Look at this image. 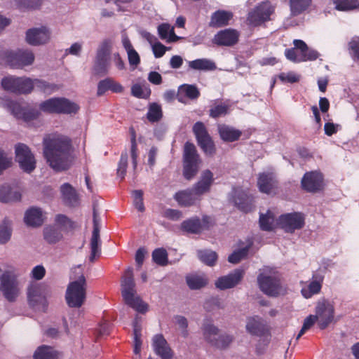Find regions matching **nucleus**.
Masks as SVG:
<instances>
[{
	"instance_id": "nucleus-35",
	"label": "nucleus",
	"mask_w": 359,
	"mask_h": 359,
	"mask_svg": "<svg viewBox=\"0 0 359 359\" xmlns=\"http://www.w3.org/2000/svg\"><path fill=\"white\" fill-rule=\"evenodd\" d=\"M186 281L190 289L199 290L207 285L208 279L203 273H194L188 275Z\"/></svg>"
},
{
	"instance_id": "nucleus-46",
	"label": "nucleus",
	"mask_w": 359,
	"mask_h": 359,
	"mask_svg": "<svg viewBox=\"0 0 359 359\" xmlns=\"http://www.w3.org/2000/svg\"><path fill=\"white\" fill-rule=\"evenodd\" d=\"M34 88V81L27 77H19L18 85V94H27L31 93Z\"/></svg>"
},
{
	"instance_id": "nucleus-49",
	"label": "nucleus",
	"mask_w": 359,
	"mask_h": 359,
	"mask_svg": "<svg viewBox=\"0 0 359 359\" xmlns=\"http://www.w3.org/2000/svg\"><path fill=\"white\" fill-rule=\"evenodd\" d=\"M133 332H134V353L139 354L141 351L142 341H141V327L135 321L133 324Z\"/></svg>"
},
{
	"instance_id": "nucleus-56",
	"label": "nucleus",
	"mask_w": 359,
	"mask_h": 359,
	"mask_svg": "<svg viewBox=\"0 0 359 359\" xmlns=\"http://www.w3.org/2000/svg\"><path fill=\"white\" fill-rule=\"evenodd\" d=\"M133 197V203L136 209L140 212L144 210L143 203V192L141 190H135L132 193Z\"/></svg>"
},
{
	"instance_id": "nucleus-60",
	"label": "nucleus",
	"mask_w": 359,
	"mask_h": 359,
	"mask_svg": "<svg viewBox=\"0 0 359 359\" xmlns=\"http://www.w3.org/2000/svg\"><path fill=\"white\" fill-rule=\"evenodd\" d=\"M128 165V154L124 153L121 154V159L117 168V175L121 179H123L126 173V168Z\"/></svg>"
},
{
	"instance_id": "nucleus-34",
	"label": "nucleus",
	"mask_w": 359,
	"mask_h": 359,
	"mask_svg": "<svg viewBox=\"0 0 359 359\" xmlns=\"http://www.w3.org/2000/svg\"><path fill=\"white\" fill-rule=\"evenodd\" d=\"M60 192L62 200L69 205H76L78 203V196L75 189L68 183H65L60 187Z\"/></svg>"
},
{
	"instance_id": "nucleus-1",
	"label": "nucleus",
	"mask_w": 359,
	"mask_h": 359,
	"mask_svg": "<svg viewBox=\"0 0 359 359\" xmlns=\"http://www.w3.org/2000/svg\"><path fill=\"white\" fill-rule=\"evenodd\" d=\"M0 105L9 111L15 118L25 121L34 120L39 116L40 111L49 114H75L79 107L65 97H53L39 104V110L35 108H22L18 102L1 98Z\"/></svg>"
},
{
	"instance_id": "nucleus-40",
	"label": "nucleus",
	"mask_w": 359,
	"mask_h": 359,
	"mask_svg": "<svg viewBox=\"0 0 359 359\" xmlns=\"http://www.w3.org/2000/svg\"><path fill=\"white\" fill-rule=\"evenodd\" d=\"M44 239L48 243H55L62 238L61 231L55 226H46L43 230Z\"/></svg>"
},
{
	"instance_id": "nucleus-58",
	"label": "nucleus",
	"mask_w": 359,
	"mask_h": 359,
	"mask_svg": "<svg viewBox=\"0 0 359 359\" xmlns=\"http://www.w3.org/2000/svg\"><path fill=\"white\" fill-rule=\"evenodd\" d=\"M316 322H317V318L315 315H310L306 317L304 321V324L300 332L297 336V340H298L306 330L310 329Z\"/></svg>"
},
{
	"instance_id": "nucleus-52",
	"label": "nucleus",
	"mask_w": 359,
	"mask_h": 359,
	"mask_svg": "<svg viewBox=\"0 0 359 359\" xmlns=\"http://www.w3.org/2000/svg\"><path fill=\"white\" fill-rule=\"evenodd\" d=\"M33 81H34V87H36V88H39V90H41L45 93H51L58 89V88L56 85L48 83L42 80L34 79V80H33Z\"/></svg>"
},
{
	"instance_id": "nucleus-19",
	"label": "nucleus",
	"mask_w": 359,
	"mask_h": 359,
	"mask_svg": "<svg viewBox=\"0 0 359 359\" xmlns=\"http://www.w3.org/2000/svg\"><path fill=\"white\" fill-rule=\"evenodd\" d=\"M154 353L162 359H172L174 352L162 334H156L152 338Z\"/></svg>"
},
{
	"instance_id": "nucleus-16",
	"label": "nucleus",
	"mask_w": 359,
	"mask_h": 359,
	"mask_svg": "<svg viewBox=\"0 0 359 359\" xmlns=\"http://www.w3.org/2000/svg\"><path fill=\"white\" fill-rule=\"evenodd\" d=\"M100 218L99 217L97 212L93 211V231L90 239V261L93 262L96 257L100 255Z\"/></svg>"
},
{
	"instance_id": "nucleus-39",
	"label": "nucleus",
	"mask_w": 359,
	"mask_h": 359,
	"mask_svg": "<svg viewBox=\"0 0 359 359\" xmlns=\"http://www.w3.org/2000/svg\"><path fill=\"white\" fill-rule=\"evenodd\" d=\"M20 198V194L17 191H13L8 184L0 187V201L8 203L13 201H18Z\"/></svg>"
},
{
	"instance_id": "nucleus-7",
	"label": "nucleus",
	"mask_w": 359,
	"mask_h": 359,
	"mask_svg": "<svg viewBox=\"0 0 359 359\" xmlns=\"http://www.w3.org/2000/svg\"><path fill=\"white\" fill-rule=\"evenodd\" d=\"M201 159L197 154L195 146L187 142L184 149V169L183 174L186 179L190 180L198 172Z\"/></svg>"
},
{
	"instance_id": "nucleus-48",
	"label": "nucleus",
	"mask_w": 359,
	"mask_h": 359,
	"mask_svg": "<svg viewBox=\"0 0 359 359\" xmlns=\"http://www.w3.org/2000/svg\"><path fill=\"white\" fill-rule=\"evenodd\" d=\"M19 77L7 76L2 79L1 86L6 90L18 93Z\"/></svg>"
},
{
	"instance_id": "nucleus-6",
	"label": "nucleus",
	"mask_w": 359,
	"mask_h": 359,
	"mask_svg": "<svg viewBox=\"0 0 359 359\" xmlns=\"http://www.w3.org/2000/svg\"><path fill=\"white\" fill-rule=\"evenodd\" d=\"M0 290L8 302L17 299L20 293V286L14 270H7L0 276Z\"/></svg>"
},
{
	"instance_id": "nucleus-38",
	"label": "nucleus",
	"mask_w": 359,
	"mask_h": 359,
	"mask_svg": "<svg viewBox=\"0 0 359 359\" xmlns=\"http://www.w3.org/2000/svg\"><path fill=\"white\" fill-rule=\"evenodd\" d=\"M219 133L221 138L227 142H233L238 140L241 133L233 128L222 125L219 126Z\"/></svg>"
},
{
	"instance_id": "nucleus-22",
	"label": "nucleus",
	"mask_w": 359,
	"mask_h": 359,
	"mask_svg": "<svg viewBox=\"0 0 359 359\" xmlns=\"http://www.w3.org/2000/svg\"><path fill=\"white\" fill-rule=\"evenodd\" d=\"M238 32L232 29H226L215 35L213 42L219 46H231L237 43Z\"/></svg>"
},
{
	"instance_id": "nucleus-55",
	"label": "nucleus",
	"mask_w": 359,
	"mask_h": 359,
	"mask_svg": "<svg viewBox=\"0 0 359 359\" xmlns=\"http://www.w3.org/2000/svg\"><path fill=\"white\" fill-rule=\"evenodd\" d=\"M248 252V248H244L234 251L231 255L229 256L228 260L231 263L237 264L247 256Z\"/></svg>"
},
{
	"instance_id": "nucleus-24",
	"label": "nucleus",
	"mask_w": 359,
	"mask_h": 359,
	"mask_svg": "<svg viewBox=\"0 0 359 359\" xmlns=\"http://www.w3.org/2000/svg\"><path fill=\"white\" fill-rule=\"evenodd\" d=\"M208 217H204L203 223H201L199 219L196 217L191 218L182 222L180 228L182 231L186 233H198L208 226Z\"/></svg>"
},
{
	"instance_id": "nucleus-30",
	"label": "nucleus",
	"mask_w": 359,
	"mask_h": 359,
	"mask_svg": "<svg viewBox=\"0 0 359 359\" xmlns=\"http://www.w3.org/2000/svg\"><path fill=\"white\" fill-rule=\"evenodd\" d=\"M323 277L321 276L313 275L312 280L307 287L302 289V295L306 298H311L313 295L320 292L322 287Z\"/></svg>"
},
{
	"instance_id": "nucleus-18",
	"label": "nucleus",
	"mask_w": 359,
	"mask_h": 359,
	"mask_svg": "<svg viewBox=\"0 0 359 359\" xmlns=\"http://www.w3.org/2000/svg\"><path fill=\"white\" fill-rule=\"evenodd\" d=\"M257 185L261 192L271 194L276 192L278 182L272 172H264L259 175Z\"/></svg>"
},
{
	"instance_id": "nucleus-64",
	"label": "nucleus",
	"mask_w": 359,
	"mask_h": 359,
	"mask_svg": "<svg viewBox=\"0 0 359 359\" xmlns=\"http://www.w3.org/2000/svg\"><path fill=\"white\" fill-rule=\"evenodd\" d=\"M151 48L154 56L157 58L161 57L167 50H170V48H167L159 41L154 43L153 46H151Z\"/></svg>"
},
{
	"instance_id": "nucleus-50",
	"label": "nucleus",
	"mask_w": 359,
	"mask_h": 359,
	"mask_svg": "<svg viewBox=\"0 0 359 359\" xmlns=\"http://www.w3.org/2000/svg\"><path fill=\"white\" fill-rule=\"evenodd\" d=\"M161 116L162 110L161 106L156 103L151 104L147 112V118L151 122H155L158 121Z\"/></svg>"
},
{
	"instance_id": "nucleus-27",
	"label": "nucleus",
	"mask_w": 359,
	"mask_h": 359,
	"mask_svg": "<svg viewBox=\"0 0 359 359\" xmlns=\"http://www.w3.org/2000/svg\"><path fill=\"white\" fill-rule=\"evenodd\" d=\"M246 330L252 335H261L265 329L264 321L258 316H250L246 319Z\"/></svg>"
},
{
	"instance_id": "nucleus-47",
	"label": "nucleus",
	"mask_w": 359,
	"mask_h": 359,
	"mask_svg": "<svg viewBox=\"0 0 359 359\" xmlns=\"http://www.w3.org/2000/svg\"><path fill=\"white\" fill-rule=\"evenodd\" d=\"M198 256L201 262L209 266L214 265L217 259L215 252L208 250L198 251Z\"/></svg>"
},
{
	"instance_id": "nucleus-57",
	"label": "nucleus",
	"mask_w": 359,
	"mask_h": 359,
	"mask_svg": "<svg viewBox=\"0 0 359 359\" xmlns=\"http://www.w3.org/2000/svg\"><path fill=\"white\" fill-rule=\"evenodd\" d=\"M42 0H21L20 7L27 10H36L41 8Z\"/></svg>"
},
{
	"instance_id": "nucleus-31",
	"label": "nucleus",
	"mask_w": 359,
	"mask_h": 359,
	"mask_svg": "<svg viewBox=\"0 0 359 359\" xmlns=\"http://www.w3.org/2000/svg\"><path fill=\"white\" fill-rule=\"evenodd\" d=\"M233 18V13L226 11H217L215 12L211 17L210 26L215 27H221L229 24Z\"/></svg>"
},
{
	"instance_id": "nucleus-36",
	"label": "nucleus",
	"mask_w": 359,
	"mask_h": 359,
	"mask_svg": "<svg viewBox=\"0 0 359 359\" xmlns=\"http://www.w3.org/2000/svg\"><path fill=\"white\" fill-rule=\"evenodd\" d=\"M160 38L167 42H175L180 37L175 34L174 27L168 23H163L158 27Z\"/></svg>"
},
{
	"instance_id": "nucleus-59",
	"label": "nucleus",
	"mask_w": 359,
	"mask_h": 359,
	"mask_svg": "<svg viewBox=\"0 0 359 359\" xmlns=\"http://www.w3.org/2000/svg\"><path fill=\"white\" fill-rule=\"evenodd\" d=\"M11 164L12 158L5 151L0 150V175L10 168Z\"/></svg>"
},
{
	"instance_id": "nucleus-11",
	"label": "nucleus",
	"mask_w": 359,
	"mask_h": 359,
	"mask_svg": "<svg viewBox=\"0 0 359 359\" xmlns=\"http://www.w3.org/2000/svg\"><path fill=\"white\" fill-rule=\"evenodd\" d=\"M15 158L20 168L31 172L36 168V160L30 149L25 144L19 143L15 147Z\"/></svg>"
},
{
	"instance_id": "nucleus-3",
	"label": "nucleus",
	"mask_w": 359,
	"mask_h": 359,
	"mask_svg": "<svg viewBox=\"0 0 359 359\" xmlns=\"http://www.w3.org/2000/svg\"><path fill=\"white\" fill-rule=\"evenodd\" d=\"M121 287L122 297L126 304L141 313L148 311V304L137 294L131 269H128L121 278Z\"/></svg>"
},
{
	"instance_id": "nucleus-29",
	"label": "nucleus",
	"mask_w": 359,
	"mask_h": 359,
	"mask_svg": "<svg viewBox=\"0 0 359 359\" xmlns=\"http://www.w3.org/2000/svg\"><path fill=\"white\" fill-rule=\"evenodd\" d=\"M199 194H195L193 188L192 190H185L177 193L175 195V199L182 206H190L199 200Z\"/></svg>"
},
{
	"instance_id": "nucleus-15",
	"label": "nucleus",
	"mask_w": 359,
	"mask_h": 359,
	"mask_svg": "<svg viewBox=\"0 0 359 359\" xmlns=\"http://www.w3.org/2000/svg\"><path fill=\"white\" fill-rule=\"evenodd\" d=\"M273 11L274 8L269 2H264L249 13L248 21L250 25L257 26L269 20Z\"/></svg>"
},
{
	"instance_id": "nucleus-20",
	"label": "nucleus",
	"mask_w": 359,
	"mask_h": 359,
	"mask_svg": "<svg viewBox=\"0 0 359 359\" xmlns=\"http://www.w3.org/2000/svg\"><path fill=\"white\" fill-rule=\"evenodd\" d=\"M244 275L243 270L236 269L232 273H229L226 276L219 277L215 281V286L219 290H226L234 287L238 285Z\"/></svg>"
},
{
	"instance_id": "nucleus-4",
	"label": "nucleus",
	"mask_w": 359,
	"mask_h": 359,
	"mask_svg": "<svg viewBox=\"0 0 359 359\" xmlns=\"http://www.w3.org/2000/svg\"><path fill=\"white\" fill-rule=\"evenodd\" d=\"M257 283L260 290L270 297H278L285 292L278 272L269 266H264L259 270Z\"/></svg>"
},
{
	"instance_id": "nucleus-45",
	"label": "nucleus",
	"mask_w": 359,
	"mask_h": 359,
	"mask_svg": "<svg viewBox=\"0 0 359 359\" xmlns=\"http://www.w3.org/2000/svg\"><path fill=\"white\" fill-rule=\"evenodd\" d=\"M203 332L205 340L213 345L219 334V330L212 324H206L203 326Z\"/></svg>"
},
{
	"instance_id": "nucleus-32",
	"label": "nucleus",
	"mask_w": 359,
	"mask_h": 359,
	"mask_svg": "<svg viewBox=\"0 0 359 359\" xmlns=\"http://www.w3.org/2000/svg\"><path fill=\"white\" fill-rule=\"evenodd\" d=\"M294 45L295 48L300 51L301 62L314 60L317 59L319 55L316 50L309 48L307 45L302 40H294Z\"/></svg>"
},
{
	"instance_id": "nucleus-51",
	"label": "nucleus",
	"mask_w": 359,
	"mask_h": 359,
	"mask_svg": "<svg viewBox=\"0 0 359 359\" xmlns=\"http://www.w3.org/2000/svg\"><path fill=\"white\" fill-rule=\"evenodd\" d=\"M154 261L161 266H165L168 263V254L165 249H156L152 253Z\"/></svg>"
},
{
	"instance_id": "nucleus-42",
	"label": "nucleus",
	"mask_w": 359,
	"mask_h": 359,
	"mask_svg": "<svg viewBox=\"0 0 359 359\" xmlns=\"http://www.w3.org/2000/svg\"><path fill=\"white\" fill-rule=\"evenodd\" d=\"M259 224L262 230L271 231L276 226L274 215L268 210L266 214H261L259 217Z\"/></svg>"
},
{
	"instance_id": "nucleus-8",
	"label": "nucleus",
	"mask_w": 359,
	"mask_h": 359,
	"mask_svg": "<svg viewBox=\"0 0 359 359\" xmlns=\"http://www.w3.org/2000/svg\"><path fill=\"white\" fill-rule=\"evenodd\" d=\"M52 38L51 29L47 25H40L28 29L25 32V41L32 46L48 44Z\"/></svg>"
},
{
	"instance_id": "nucleus-10",
	"label": "nucleus",
	"mask_w": 359,
	"mask_h": 359,
	"mask_svg": "<svg viewBox=\"0 0 359 359\" xmlns=\"http://www.w3.org/2000/svg\"><path fill=\"white\" fill-rule=\"evenodd\" d=\"M6 62L14 68H23L32 65L35 60L34 52L29 48L11 50L6 53Z\"/></svg>"
},
{
	"instance_id": "nucleus-61",
	"label": "nucleus",
	"mask_w": 359,
	"mask_h": 359,
	"mask_svg": "<svg viewBox=\"0 0 359 359\" xmlns=\"http://www.w3.org/2000/svg\"><path fill=\"white\" fill-rule=\"evenodd\" d=\"M162 216L172 221H178L182 217V213L178 210L168 208L163 211Z\"/></svg>"
},
{
	"instance_id": "nucleus-43",
	"label": "nucleus",
	"mask_w": 359,
	"mask_h": 359,
	"mask_svg": "<svg viewBox=\"0 0 359 359\" xmlns=\"http://www.w3.org/2000/svg\"><path fill=\"white\" fill-rule=\"evenodd\" d=\"M336 9L342 11L359 10L358 0H333Z\"/></svg>"
},
{
	"instance_id": "nucleus-9",
	"label": "nucleus",
	"mask_w": 359,
	"mask_h": 359,
	"mask_svg": "<svg viewBox=\"0 0 359 359\" xmlns=\"http://www.w3.org/2000/svg\"><path fill=\"white\" fill-rule=\"evenodd\" d=\"M315 316L320 329L326 328L334 320V306L333 302L326 299L318 301L316 306Z\"/></svg>"
},
{
	"instance_id": "nucleus-5",
	"label": "nucleus",
	"mask_w": 359,
	"mask_h": 359,
	"mask_svg": "<svg viewBox=\"0 0 359 359\" xmlns=\"http://www.w3.org/2000/svg\"><path fill=\"white\" fill-rule=\"evenodd\" d=\"M73 273H77L76 280L71 281L66 291V301L70 307H81L86 297V280L83 273L81 265L73 269Z\"/></svg>"
},
{
	"instance_id": "nucleus-14",
	"label": "nucleus",
	"mask_w": 359,
	"mask_h": 359,
	"mask_svg": "<svg viewBox=\"0 0 359 359\" xmlns=\"http://www.w3.org/2000/svg\"><path fill=\"white\" fill-rule=\"evenodd\" d=\"M111 50V46L109 41H103L97 49L95 64L94 66L95 73L107 74L109 69V64L107 62V57Z\"/></svg>"
},
{
	"instance_id": "nucleus-41",
	"label": "nucleus",
	"mask_w": 359,
	"mask_h": 359,
	"mask_svg": "<svg viewBox=\"0 0 359 359\" xmlns=\"http://www.w3.org/2000/svg\"><path fill=\"white\" fill-rule=\"evenodd\" d=\"M291 14L298 15L306 11L310 6L311 0H289Z\"/></svg>"
},
{
	"instance_id": "nucleus-62",
	"label": "nucleus",
	"mask_w": 359,
	"mask_h": 359,
	"mask_svg": "<svg viewBox=\"0 0 359 359\" xmlns=\"http://www.w3.org/2000/svg\"><path fill=\"white\" fill-rule=\"evenodd\" d=\"M55 225L58 229H65L71 226V222L68 217L64 215H57L55 218Z\"/></svg>"
},
{
	"instance_id": "nucleus-28",
	"label": "nucleus",
	"mask_w": 359,
	"mask_h": 359,
	"mask_svg": "<svg viewBox=\"0 0 359 359\" xmlns=\"http://www.w3.org/2000/svg\"><path fill=\"white\" fill-rule=\"evenodd\" d=\"M27 297L30 304L35 306L44 301V290L41 285L32 283L27 288Z\"/></svg>"
},
{
	"instance_id": "nucleus-33",
	"label": "nucleus",
	"mask_w": 359,
	"mask_h": 359,
	"mask_svg": "<svg viewBox=\"0 0 359 359\" xmlns=\"http://www.w3.org/2000/svg\"><path fill=\"white\" fill-rule=\"evenodd\" d=\"M60 353L53 347L46 345L39 346L33 355L34 359H60Z\"/></svg>"
},
{
	"instance_id": "nucleus-44",
	"label": "nucleus",
	"mask_w": 359,
	"mask_h": 359,
	"mask_svg": "<svg viewBox=\"0 0 359 359\" xmlns=\"http://www.w3.org/2000/svg\"><path fill=\"white\" fill-rule=\"evenodd\" d=\"M11 223L5 219L0 224V244L6 243L11 237Z\"/></svg>"
},
{
	"instance_id": "nucleus-54",
	"label": "nucleus",
	"mask_w": 359,
	"mask_h": 359,
	"mask_svg": "<svg viewBox=\"0 0 359 359\" xmlns=\"http://www.w3.org/2000/svg\"><path fill=\"white\" fill-rule=\"evenodd\" d=\"M233 341V337L229 334H219L217 337L214 344L215 346L219 348H224L227 347Z\"/></svg>"
},
{
	"instance_id": "nucleus-2",
	"label": "nucleus",
	"mask_w": 359,
	"mask_h": 359,
	"mask_svg": "<svg viewBox=\"0 0 359 359\" xmlns=\"http://www.w3.org/2000/svg\"><path fill=\"white\" fill-rule=\"evenodd\" d=\"M43 154L47 163L55 171L67 170L72 161L70 140L64 135L53 134L43 138Z\"/></svg>"
},
{
	"instance_id": "nucleus-25",
	"label": "nucleus",
	"mask_w": 359,
	"mask_h": 359,
	"mask_svg": "<svg viewBox=\"0 0 359 359\" xmlns=\"http://www.w3.org/2000/svg\"><path fill=\"white\" fill-rule=\"evenodd\" d=\"M213 182V173L209 170H203L201 174L200 180L194 187L195 194L201 196L208 192Z\"/></svg>"
},
{
	"instance_id": "nucleus-12",
	"label": "nucleus",
	"mask_w": 359,
	"mask_h": 359,
	"mask_svg": "<svg viewBox=\"0 0 359 359\" xmlns=\"http://www.w3.org/2000/svg\"><path fill=\"white\" fill-rule=\"evenodd\" d=\"M278 225L287 233H293L301 229L305 224V216L302 212L282 215L278 219Z\"/></svg>"
},
{
	"instance_id": "nucleus-21",
	"label": "nucleus",
	"mask_w": 359,
	"mask_h": 359,
	"mask_svg": "<svg viewBox=\"0 0 359 359\" xmlns=\"http://www.w3.org/2000/svg\"><path fill=\"white\" fill-rule=\"evenodd\" d=\"M231 200L239 209L244 212H248L252 208L253 199L252 196L241 189L233 190Z\"/></svg>"
},
{
	"instance_id": "nucleus-13",
	"label": "nucleus",
	"mask_w": 359,
	"mask_h": 359,
	"mask_svg": "<svg viewBox=\"0 0 359 359\" xmlns=\"http://www.w3.org/2000/svg\"><path fill=\"white\" fill-rule=\"evenodd\" d=\"M193 131L196 137L198 144L207 155H212L215 153L214 144L208 134L206 128L202 122H196Z\"/></svg>"
},
{
	"instance_id": "nucleus-63",
	"label": "nucleus",
	"mask_w": 359,
	"mask_h": 359,
	"mask_svg": "<svg viewBox=\"0 0 359 359\" xmlns=\"http://www.w3.org/2000/svg\"><path fill=\"white\" fill-rule=\"evenodd\" d=\"M227 113V106L218 104L212 107L210 110V115L213 118H217Z\"/></svg>"
},
{
	"instance_id": "nucleus-17",
	"label": "nucleus",
	"mask_w": 359,
	"mask_h": 359,
	"mask_svg": "<svg viewBox=\"0 0 359 359\" xmlns=\"http://www.w3.org/2000/svg\"><path fill=\"white\" fill-rule=\"evenodd\" d=\"M302 186L309 192H316L323 187V177L320 172L312 171L306 172L302 180Z\"/></svg>"
},
{
	"instance_id": "nucleus-23",
	"label": "nucleus",
	"mask_w": 359,
	"mask_h": 359,
	"mask_svg": "<svg viewBox=\"0 0 359 359\" xmlns=\"http://www.w3.org/2000/svg\"><path fill=\"white\" fill-rule=\"evenodd\" d=\"M200 96V91L194 85L183 84L178 88L177 99L183 104H187L188 100H196Z\"/></svg>"
},
{
	"instance_id": "nucleus-53",
	"label": "nucleus",
	"mask_w": 359,
	"mask_h": 359,
	"mask_svg": "<svg viewBox=\"0 0 359 359\" xmlns=\"http://www.w3.org/2000/svg\"><path fill=\"white\" fill-rule=\"evenodd\" d=\"M278 77L283 83H293L298 82L300 79V75L293 72H282Z\"/></svg>"
},
{
	"instance_id": "nucleus-37",
	"label": "nucleus",
	"mask_w": 359,
	"mask_h": 359,
	"mask_svg": "<svg viewBox=\"0 0 359 359\" xmlns=\"http://www.w3.org/2000/svg\"><path fill=\"white\" fill-rule=\"evenodd\" d=\"M189 67L194 70L212 71L216 69L214 62L209 59H197L188 62Z\"/></svg>"
},
{
	"instance_id": "nucleus-26",
	"label": "nucleus",
	"mask_w": 359,
	"mask_h": 359,
	"mask_svg": "<svg viewBox=\"0 0 359 359\" xmlns=\"http://www.w3.org/2000/svg\"><path fill=\"white\" fill-rule=\"evenodd\" d=\"M45 215L41 209L35 207L27 210L24 217L26 224L33 227L41 226L43 223Z\"/></svg>"
}]
</instances>
